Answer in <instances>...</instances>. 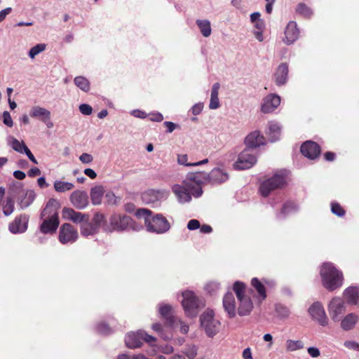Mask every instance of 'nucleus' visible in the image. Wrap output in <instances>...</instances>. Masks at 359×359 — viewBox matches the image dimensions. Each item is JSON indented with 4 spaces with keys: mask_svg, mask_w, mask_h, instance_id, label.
Listing matches in <instances>:
<instances>
[{
    "mask_svg": "<svg viewBox=\"0 0 359 359\" xmlns=\"http://www.w3.org/2000/svg\"><path fill=\"white\" fill-rule=\"evenodd\" d=\"M57 208V201L53 198L50 199L41 214V217L43 219L40 225L41 233L46 234L56 231L59 226Z\"/></svg>",
    "mask_w": 359,
    "mask_h": 359,
    "instance_id": "1",
    "label": "nucleus"
},
{
    "mask_svg": "<svg viewBox=\"0 0 359 359\" xmlns=\"http://www.w3.org/2000/svg\"><path fill=\"white\" fill-rule=\"evenodd\" d=\"M136 215L139 217H144L145 226L149 232L161 234L167 232L170 228L169 222L161 214H156L151 217V210L141 208L137 211Z\"/></svg>",
    "mask_w": 359,
    "mask_h": 359,
    "instance_id": "2",
    "label": "nucleus"
},
{
    "mask_svg": "<svg viewBox=\"0 0 359 359\" xmlns=\"http://www.w3.org/2000/svg\"><path fill=\"white\" fill-rule=\"evenodd\" d=\"M322 283L329 291H334L341 287L344 280L343 273L331 262L322 264L320 270Z\"/></svg>",
    "mask_w": 359,
    "mask_h": 359,
    "instance_id": "3",
    "label": "nucleus"
},
{
    "mask_svg": "<svg viewBox=\"0 0 359 359\" xmlns=\"http://www.w3.org/2000/svg\"><path fill=\"white\" fill-rule=\"evenodd\" d=\"M183 299L182 305L185 315L189 318H196L199 311L205 307L204 300L190 290H186L182 294Z\"/></svg>",
    "mask_w": 359,
    "mask_h": 359,
    "instance_id": "4",
    "label": "nucleus"
},
{
    "mask_svg": "<svg viewBox=\"0 0 359 359\" xmlns=\"http://www.w3.org/2000/svg\"><path fill=\"white\" fill-rule=\"evenodd\" d=\"M110 225L104 228L105 231H138L140 227L128 215L114 214L109 219Z\"/></svg>",
    "mask_w": 359,
    "mask_h": 359,
    "instance_id": "5",
    "label": "nucleus"
},
{
    "mask_svg": "<svg viewBox=\"0 0 359 359\" xmlns=\"http://www.w3.org/2000/svg\"><path fill=\"white\" fill-rule=\"evenodd\" d=\"M200 323L209 337H213L219 330L220 322L215 318V313L211 309H207L201 314Z\"/></svg>",
    "mask_w": 359,
    "mask_h": 359,
    "instance_id": "6",
    "label": "nucleus"
},
{
    "mask_svg": "<svg viewBox=\"0 0 359 359\" xmlns=\"http://www.w3.org/2000/svg\"><path fill=\"white\" fill-rule=\"evenodd\" d=\"M207 182V173L204 172H196L188 173L184 184L189 188L191 187V194L195 198H199L203 194L201 184Z\"/></svg>",
    "mask_w": 359,
    "mask_h": 359,
    "instance_id": "7",
    "label": "nucleus"
},
{
    "mask_svg": "<svg viewBox=\"0 0 359 359\" xmlns=\"http://www.w3.org/2000/svg\"><path fill=\"white\" fill-rule=\"evenodd\" d=\"M285 184V173L280 171L274 174L271 177L264 181L259 187V191L262 196L266 197L271 191L282 187Z\"/></svg>",
    "mask_w": 359,
    "mask_h": 359,
    "instance_id": "8",
    "label": "nucleus"
},
{
    "mask_svg": "<svg viewBox=\"0 0 359 359\" xmlns=\"http://www.w3.org/2000/svg\"><path fill=\"white\" fill-rule=\"evenodd\" d=\"M257 163V156L254 151L243 149L238 155L237 161L233 163L235 170H243L252 168Z\"/></svg>",
    "mask_w": 359,
    "mask_h": 359,
    "instance_id": "9",
    "label": "nucleus"
},
{
    "mask_svg": "<svg viewBox=\"0 0 359 359\" xmlns=\"http://www.w3.org/2000/svg\"><path fill=\"white\" fill-rule=\"evenodd\" d=\"M78 236L77 230L72 224L65 223L60 226L58 239L62 244L74 243Z\"/></svg>",
    "mask_w": 359,
    "mask_h": 359,
    "instance_id": "10",
    "label": "nucleus"
},
{
    "mask_svg": "<svg viewBox=\"0 0 359 359\" xmlns=\"http://www.w3.org/2000/svg\"><path fill=\"white\" fill-rule=\"evenodd\" d=\"M345 312V303L342 299L334 297L328 305V313L334 322H339Z\"/></svg>",
    "mask_w": 359,
    "mask_h": 359,
    "instance_id": "11",
    "label": "nucleus"
},
{
    "mask_svg": "<svg viewBox=\"0 0 359 359\" xmlns=\"http://www.w3.org/2000/svg\"><path fill=\"white\" fill-rule=\"evenodd\" d=\"M28 222L29 216L26 214H21L9 224L8 229L13 234L22 233L27 229Z\"/></svg>",
    "mask_w": 359,
    "mask_h": 359,
    "instance_id": "12",
    "label": "nucleus"
},
{
    "mask_svg": "<svg viewBox=\"0 0 359 359\" xmlns=\"http://www.w3.org/2000/svg\"><path fill=\"white\" fill-rule=\"evenodd\" d=\"M309 313L312 318L316 320L320 325L325 326L327 325L328 319L325 314V309L320 302H314L309 307Z\"/></svg>",
    "mask_w": 359,
    "mask_h": 359,
    "instance_id": "13",
    "label": "nucleus"
},
{
    "mask_svg": "<svg viewBox=\"0 0 359 359\" xmlns=\"http://www.w3.org/2000/svg\"><path fill=\"white\" fill-rule=\"evenodd\" d=\"M300 150L303 156L311 160L318 158L321 151L320 146L311 140L303 143Z\"/></svg>",
    "mask_w": 359,
    "mask_h": 359,
    "instance_id": "14",
    "label": "nucleus"
},
{
    "mask_svg": "<svg viewBox=\"0 0 359 359\" xmlns=\"http://www.w3.org/2000/svg\"><path fill=\"white\" fill-rule=\"evenodd\" d=\"M280 104V97L276 94H269L262 100L261 111L264 114L273 112Z\"/></svg>",
    "mask_w": 359,
    "mask_h": 359,
    "instance_id": "15",
    "label": "nucleus"
},
{
    "mask_svg": "<svg viewBox=\"0 0 359 359\" xmlns=\"http://www.w3.org/2000/svg\"><path fill=\"white\" fill-rule=\"evenodd\" d=\"M69 200L72 205L79 210H83L88 205V195L85 191H74L70 195Z\"/></svg>",
    "mask_w": 359,
    "mask_h": 359,
    "instance_id": "16",
    "label": "nucleus"
},
{
    "mask_svg": "<svg viewBox=\"0 0 359 359\" xmlns=\"http://www.w3.org/2000/svg\"><path fill=\"white\" fill-rule=\"evenodd\" d=\"M62 214L64 219L70 220L76 224H80V225L84 222L86 219H88L89 217V215L76 212L70 208H64Z\"/></svg>",
    "mask_w": 359,
    "mask_h": 359,
    "instance_id": "17",
    "label": "nucleus"
},
{
    "mask_svg": "<svg viewBox=\"0 0 359 359\" xmlns=\"http://www.w3.org/2000/svg\"><path fill=\"white\" fill-rule=\"evenodd\" d=\"M229 179L228 173L223 169L215 168L207 173V182L212 184H222Z\"/></svg>",
    "mask_w": 359,
    "mask_h": 359,
    "instance_id": "18",
    "label": "nucleus"
},
{
    "mask_svg": "<svg viewBox=\"0 0 359 359\" xmlns=\"http://www.w3.org/2000/svg\"><path fill=\"white\" fill-rule=\"evenodd\" d=\"M172 190L177 197L179 203H184L189 202L191 200V190H193L191 187H189V188L184 184L183 186L175 184L172 187Z\"/></svg>",
    "mask_w": 359,
    "mask_h": 359,
    "instance_id": "19",
    "label": "nucleus"
},
{
    "mask_svg": "<svg viewBox=\"0 0 359 359\" xmlns=\"http://www.w3.org/2000/svg\"><path fill=\"white\" fill-rule=\"evenodd\" d=\"M264 137L260 135L259 131H254L250 133L245 139V149L254 151V149L264 144Z\"/></svg>",
    "mask_w": 359,
    "mask_h": 359,
    "instance_id": "20",
    "label": "nucleus"
},
{
    "mask_svg": "<svg viewBox=\"0 0 359 359\" xmlns=\"http://www.w3.org/2000/svg\"><path fill=\"white\" fill-rule=\"evenodd\" d=\"M299 35V31L297 28V25L294 21L288 22L285 30V39H283L284 43L287 45L293 43L297 40Z\"/></svg>",
    "mask_w": 359,
    "mask_h": 359,
    "instance_id": "21",
    "label": "nucleus"
},
{
    "mask_svg": "<svg viewBox=\"0 0 359 359\" xmlns=\"http://www.w3.org/2000/svg\"><path fill=\"white\" fill-rule=\"evenodd\" d=\"M289 67L285 62L281 63L274 73L275 83L278 86H284L288 79Z\"/></svg>",
    "mask_w": 359,
    "mask_h": 359,
    "instance_id": "22",
    "label": "nucleus"
},
{
    "mask_svg": "<svg viewBox=\"0 0 359 359\" xmlns=\"http://www.w3.org/2000/svg\"><path fill=\"white\" fill-rule=\"evenodd\" d=\"M223 307L229 318H233L236 316V302L232 292H229L224 295L223 298Z\"/></svg>",
    "mask_w": 359,
    "mask_h": 359,
    "instance_id": "23",
    "label": "nucleus"
},
{
    "mask_svg": "<svg viewBox=\"0 0 359 359\" xmlns=\"http://www.w3.org/2000/svg\"><path fill=\"white\" fill-rule=\"evenodd\" d=\"M142 330L128 333L125 337V343L129 348H137L142 344Z\"/></svg>",
    "mask_w": 359,
    "mask_h": 359,
    "instance_id": "24",
    "label": "nucleus"
},
{
    "mask_svg": "<svg viewBox=\"0 0 359 359\" xmlns=\"http://www.w3.org/2000/svg\"><path fill=\"white\" fill-rule=\"evenodd\" d=\"M158 311L169 326L173 327L177 323V319L172 315V308L170 304H160Z\"/></svg>",
    "mask_w": 359,
    "mask_h": 359,
    "instance_id": "25",
    "label": "nucleus"
},
{
    "mask_svg": "<svg viewBox=\"0 0 359 359\" xmlns=\"http://www.w3.org/2000/svg\"><path fill=\"white\" fill-rule=\"evenodd\" d=\"M36 194L33 190H26L18 198V203L20 209L23 210L29 207L34 201Z\"/></svg>",
    "mask_w": 359,
    "mask_h": 359,
    "instance_id": "26",
    "label": "nucleus"
},
{
    "mask_svg": "<svg viewBox=\"0 0 359 359\" xmlns=\"http://www.w3.org/2000/svg\"><path fill=\"white\" fill-rule=\"evenodd\" d=\"M239 306L238 308V313L241 316H248L250 313L253 309V304L250 298L248 296L238 299Z\"/></svg>",
    "mask_w": 359,
    "mask_h": 359,
    "instance_id": "27",
    "label": "nucleus"
},
{
    "mask_svg": "<svg viewBox=\"0 0 359 359\" xmlns=\"http://www.w3.org/2000/svg\"><path fill=\"white\" fill-rule=\"evenodd\" d=\"M344 296L349 304L355 305L359 300V289L358 287L351 286L344 291Z\"/></svg>",
    "mask_w": 359,
    "mask_h": 359,
    "instance_id": "28",
    "label": "nucleus"
},
{
    "mask_svg": "<svg viewBox=\"0 0 359 359\" xmlns=\"http://www.w3.org/2000/svg\"><path fill=\"white\" fill-rule=\"evenodd\" d=\"M299 210L298 205L292 201L285 203L280 212L276 215L278 219H285L288 215L294 213Z\"/></svg>",
    "mask_w": 359,
    "mask_h": 359,
    "instance_id": "29",
    "label": "nucleus"
},
{
    "mask_svg": "<svg viewBox=\"0 0 359 359\" xmlns=\"http://www.w3.org/2000/svg\"><path fill=\"white\" fill-rule=\"evenodd\" d=\"M104 194V189L102 185H97L91 188L90 196L92 204L94 205L101 204Z\"/></svg>",
    "mask_w": 359,
    "mask_h": 359,
    "instance_id": "30",
    "label": "nucleus"
},
{
    "mask_svg": "<svg viewBox=\"0 0 359 359\" xmlns=\"http://www.w3.org/2000/svg\"><path fill=\"white\" fill-rule=\"evenodd\" d=\"M80 229L81 235L85 237L93 236L99 231V229L92 222H90L89 218L80 225Z\"/></svg>",
    "mask_w": 359,
    "mask_h": 359,
    "instance_id": "31",
    "label": "nucleus"
},
{
    "mask_svg": "<svg viewBox=\"0 0 359 359\" xmlns=\"http://www.w3.org/2000/svg\"><path fill=\"white\" fill-rule=\"evenodd\" d=\"M359 319L358 316L353 313H348L343 319H341V327L344 330H352Z\"/></svg>",
    "mask_w": 359,
    "mask_h": 359,
    "instance_id": "32",
    "label": "nucleus"
},
{
    "mask_svg": "<svg viewBox=\"0 0 359 359\" xmlns=\"http://www.w3.org/2000/svg\"><path fill=\"white\" fill-rule=\"evenodd\" d=\"M269 132L268 136L269 140L271 142H274L280 139L281 127L276 122H269L268 123Z\"/></svg>",
    "mask_w": 359,
    "mask_h": 359,
    "instance_id": "33",
    "label": "nucleus"
},
{
    "mask_svg": "<svg viewBox=\"0 0 359 359\" xmlns=\"http://www.w3.org/2000/svg\"><path fill=\"white\" fill-rule=\"evenodd\" d=\"M29 116L32 118H39L41 121L43 119H48L50 117L51 114L50 111L43 107L39 106H34L32 107Z\"/></svg>",
    "mask_w": 359,
    "mask_h": 359,
    "instance_id": "34",
    "label": "nucleus"
},
{
    "mask_svg": "<svg viewBox=\"0 0 359 359\" xmlns=\"http://www.w3.org/2000/svg\"><path fill=\"white\" fill-rule=\"evenodd\" d=\"M196 23L204 37H208L211 34L212 29L208 20H197Z\"/></svg>",
    "mask_w": 359,
    "mask_h": 359,
    "instance_id": "35",
    "label": "nucleus"
},
{
    "mask_svg": "<svg viewBox=\"0 0 359 359\" xmlns=\"http://www.w3.org/2000/svg\"><path fill=\"white\" fill-rule=\"evenodd\" d=\"M251 284L253 287L257 290L259 296V301L262 302L266 297V290L264 285L257 278H253L251 280Z\"/></svg>",
    "mask_w": 359,
    "mask_h": 359,
    "instance_id": "36",
    "label": "nucleus"
},
{
    "mask_svg": "<svg viewBox=\"0 0 359 359\" xmlns=\"http://www.w3.org/2000/svg\"><path fill=\"white\" fill-rule=\"evenodd\" d=\"M208 162V159L205 158L202 161L194 162V163H188V156L187 154H178L177 155V163L180 165H182L184 166H198L201 165H203Z\"/></svg>",
    "mask_w": 359,
    "mask_h": 359,
    "instance_id": "37",
    "label": "nucleus"
},
{
    "mask_svg": "<svg viewBox=\"0 0 359 359\" xmlns=\"http://www.w3.org/2000/svg\"><path fill=\"white\" fill-rule=\"evenodd\" d=\"M74 184L68 182L56 180L54 182V189L57 192L63 193L74 189Z\"/></svg>",
    "mask_w": 359,
    "mask_h": 359,
    "instance_id": "38",
    "label": "nucleus"
},
{
    "mask_svg": "<svg viewBox=\"0 0 359 359\" xmlns=\"http://www.w3.org/2000/svg\"><path fill=\"white\" fill-rule=\"evenodd\" d=\"M74 84L84 92L90 90V82L84 76H76L74 79Z\"/></svg>",
    "mask_w": 359,
    "mask_h": 359,
    "instance_id": "39",
    "label": "nucleus"
},
{
    "mask_svg": "<svg viewBox=\"0 0 359 359\" xmlns=\"http://www.w3.org/2000/svg\"><path fill=\"white\" fill-rule=\"evenodd\" d=\"M286 350L290 352L302 349L304 343L301 340L287 339L285 342Z\"/></svg>",
    "mask_w": 359,
    "mask_h": 359,
    "instance_id": "40",
    "label": "nucleus"
},
{
    "mask_svg": "<svg viewBox=\"0 0 359 359\" xmlns=\"http://www.w3.org/2000/svg\"><path fill=\"white\" fill-rule=\"evenodd\" d=\"M296 12L304 16V18H311L313 15V11L311 8H309L304 3H299L296 8Z\"/></svg>",
    "mask_w": 359,
    "mask_h": 359,
    "instance_id": "41",
    "label": "nucleus"
},
{
    "mask_svg": "<svg viewBox=\"0 0 359 359\" xmlns=\"http://www.w3.org/2000/svg\"><path fill=\"white\" fill-rule=\"evenodd\" d=\"M92 222L100 229V228L101 226L103 227V229H104V228L106 226H108L107 225H106V219H105V217L103 214L100 213V212H96L93 217V219H92Z\"/></svg>",
    "mask_w": 359,
    "mask_h": 359,
    "instance_id": "42",
    "label": "nucleus"
},
{
    "mask_svg": "<svg viewBox=\"0 0 359 359\" xmlns=\"http://www.w3.org/2000/svg\"><path fill=\"white\" fill-rule=\"evenodd\" d=\"M275 310L278 317L280 319L287 318L290 314L289 309L283 304H276Z\"/></svg>",
    "mask_w": 359,
    "mask_h": 359,
    "instance_id": "43",
    "label": "nucleus"
},
{
    "mask_svg": "<svg viewBox=\"0 0 359 359\" xmlns=\"http://www.w3.org/2000/svg\"><path fill=\"white\" fill-rule=\"evenodd\" d=\"M14 210V201L12 198H8L3 206V212L5 216L11 215Z\"/></svg>",
    "mask_w": 359,
    "mask_h": 359,
    "instance_id": "44",
    "label": "nucleus"
},
{
    "mask_svg": "<svg viewBox=\"0 0 359 359\" xmlns=\"http://www.w3.org/2000/svg\"><path fill=\"white\" fill-rule=\"evenodd\" d=\"M233 291L235 292L237 299H241L246 295L244 294L245 285L243 283L240 281H236L233 287Z\"/></svg>",
    "mask_w": 359,
    "mask_h": 359,
    "instance_id": "45",
    "label": "nucleus"
},
{
    "mask_svg": "<svg viewBox=\"0 0 359 359\" xmlns=\"http://www.w3.org/2000/svg\"><path fill=\"white\" fill-rule=\"evenodd\" d=\"M46 49V45L44 43H39L32 47L29 51V56L34 59L36 55L43 52Z\"/></svg>",
    "mask_w": 359,
    "mask_h": 359,
    "instance_id": "46",
    "label": "nucleus"
},
{
    "mask_svg": "<svg viewBox=\"0 0 359 359\" xmlns=\"http://www.w3.org/2000/svg\"><path fill=\"white\" fill-rule=\"evenodd\" d=\"M11 146L12 147L13 149L19 153H23L25 147H27L23 142H20L15 138L12 139Z\"/></svg>",
    "mask_w": 359,
    "mask_h": 359,
    "instance_id": "47",
    "label": "nucleus"
},
{
    "mask_svg": "<svg viewBox=\"0 0 359 359\" xmlns=\"http://www.w3.org/2000/svg\"><path fill=\"white\" fill-rule=\"evenodd\" d=\"M150 193L155 195L154 198V200H156V201L166 198L169 194L168 191L165 189H151Z\"/></svg>",
    "mask_w": 359,
    "mask_h": 359,
    "instance_id": "48",
    "label": "nucleus"
},
{
    "mask_svg": "<svg viewBox=\"0 0 359 359\" xmlns=\"http://www.w3.org/2000/svg\"><path fill=\"white\" fill-rule=\"evenodd\" d=\"M105 202L108 205H117L120 201V198L115 196L112 191H108L104 196Z\"/></svg>",
    "mask_w": 359,
    "mask_h": 359,
    "instance_id": "49",
    "label": "nucleus"
},
{
    "mask_svg": "<svg viewBox=\"0 0 359 359\" xmlns=\"http://www.w3.org/2000/svg\"><path fill=\"white\" fill-rule=\"evenodd\" d=\"M96 331L103 335H108L112 332L109 325L104 323H100L96 326Z\"/></svg>",
    "mask_w": 359,
    "mask_h": 359,
    "instance_id": "50",
    "label": "nucleus"
},
{
    "mask_svg": "<svg viewBox=\"0 0 359 359\" xmlns=\"http://www.w3.org/2000/svg\"><path fill=\"white\" fill-rule=\"evenodd\" d=\"M331 211L333 214L338 217H342L345 215V211L342 207L336 202H333L331 204Z\"/></svg>",
    "mask_w": 359,
    "mask_h": 359,
    "instance_id": "51",
    "label": "nucleus"
},
{
    "mask_svg": "<svg viewBox=\"0 0 359 359\" xmlns=\"http://www.w3.org/2000/svg\"><path fill=\"white\" fill-rule=\"evenodd\" d=\"M154 196L155 195L150 193V190H149L142 194V198L146 203H153L156 201V200L154 198Z\"/></svg>",
    "mask_w": 359,
    "mask_h": 359,
    "instance_id": "52",
    "label": "nucleus"
},
{
    "mask_svg": "<svg viewBox=\"0 0 359 359\" xmlns=\"http://www.w3.org/2000/svg\"><path fill=\"white\" fill-rule=\"evenodd\" d=\"M152 329L154 331L159 333L161 334V337L162 338H163L165 340H169L171 337L170 336H167V335H164L163 333V327H162V325L161 323H154L152 325Z\"/></svg>",
    "mask_w": 359,
    "mask_h": 359,
    "instance_id": "53",
    "label": "nucleus"
},
{
    "mask_svg": "<svg viewBox=\"0 0 359 359\" xmlns=\"http://www.w3.org/2000/svg\"><path fill=\"white\" fill-rule=\"evenodd\" d=\"M79 108L80 112L83 115H90L93 112V108L88 104H81Z\"/></svg>",
    "mask_w": 359,
    "mask_h": 359,
    "instance_id": "54",
    "label": "nucleus"
},
{
    "mask_svg": "<svg viewBox=\"0 0 359 359\" xmlns=\"http://www.w3.org/2000/svg\"><path fill=\"white\" fill-rule=\"evenodd\" d=\"M3 122L6 126L8 127H12L13 125V122L11 116V114L7 111H4L3 113Z\"/></svg>",
    "mask_w": 359,
    "mask_h": 359,
    "instance_id": "55",
    "label": "nucleus"
},
{
    "mask_svg": "<svg viewBox=\"0 0 359 359\" xmlns=\"http://www.w3.org/2000/svg\"><path fill=\"white\" fill-rule=\"evenodd\" d=\"M219 288V283L217 282H211L205 285V290L209 293H213Z\"/></svg>",
    "mask_w": 359,
    "mask_h": 359,
    "instance_id": "56",
    "label": "nucleus"
},
{
    "mask_svg": "<svg viewBox=\"0 0 359 359\" xmlns=\"http://www.w3.org/2000/svg\"><path fill=\"white\" fill-rule=\"evenodd\" d=\"M201 226L200 222L197 219H191L187 224V229L190 231H194L199 229Z\"/></svg>",
    "mask_w": 359,
    "mask_h": 359,
    "instance_id": "57",
    "label": "nucleus"
},
{
    "mask_svg": "<svg viewBox=\"0 0 359 359\" xmlns=\"http://www.w3.org/2000/svg\"><path fill=\"white\" fill-rule=\"evenodd\" d=\"M203 109V104L202 102H198L195 104L191 109L192 114L195 116L198 115L201 113Z\"/></svg>",
    "mask_w": 359,
    "mask_h": 359,
    "instance_id": "58",
    "label": "nucleus"
},
{
    "mask_svg": "<svg viewBox=\"0 0 359 359\" xmlns=\"http://www.w3.org/2000/svg\"><path fill=\"white\" fill-rule=\"evenodd\" d=\"M79 160L83 163H90L93 161V158L92 155H90V154H87V153H83L79 156Z\"/></svg>",
    "mask_w": 359,
    "mask_h": 359,
    "instance_id": "59",
    "label": "nucleus"
},
{
    "mask_svg": "<svg viewBox=\"0 0 359 359\" xmlns=\"http://www.w3.org/2000/svg\"><path fill=\"white\" fill-rule=\"evenodd\" d=\"M149 119L154 122H161L163 120V116L160 112H154L150 114Z\"/></svg>",
    "mask_w": 359,
    "mask_h": 359,
    "instance_id": "60",
    "label": "nucleus"
},
{
    "mask_svg": "<svg viewBox=\"0 0 359 359\" xmlns=\"http://www.w3.org/2000/svg\"><path fill=\"white\" fill-rule=\"evenodd\" d=\"M163 125L166 127L168 133H172L178 127L177 125L171 121H165Z\"/></svg>",
    "mask_w": 359,
    "mask_h": 359,
    "instance_id": "61",
    "label": "nucleus"
},
{
    "mask_svg": "<svg viewBox=\"0 0 359 359\" xmlns=\"http://www.w3.org/2000/svg\"><path fill=\"white\" fill-rule=\"evenodd\" d=\"M220 106L219 97H210L209 108L210 109H218Z\"/></svg>",
    "mask_w": 359,
    "mask_h": 359,
    "instance_id": "62",
    "label": "nucleus"
},
{
    "mask_svg": "<svg viewBox=\"0 0 359 359\" xmlns=\"http://www.w3.org/2000/svg\"><path fill=\"white\" fill-rule=\"evenodd\" d=\"M307 351L312 358H317L320 355V350L314 346L309 347Z\"/></svg>",
    "mask_w": 359,
    "mask_h": 359,
    "instance_id": "63",
    "label": "nucleus"
},
{
    "mask_svg": "<svg viewBox=\"0 0 359 359\" xmlns=\"http://www.w3.org/2000/svg\"><path fill=\"white\" fill-rule=\"evenodd\" d=\"M358 344H359V343L354 341H346L344 343V346L346 348H347L348 349H351V350H355V351L357 350Z\"/></svg>",
    "mask_w": 359,
    "mask_h": 359,
    "instance_id": "64",
    "label": "nucleus"
}]
</instances>
